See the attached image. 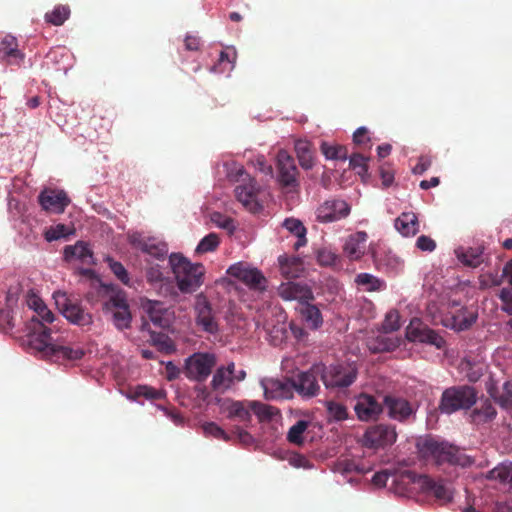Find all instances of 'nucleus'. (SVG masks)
Wrapping results in <instances>:
<instances>
[{
	"mask_svg": "<svg viewBox=\"0 0 512 512\" xmlns=\"http://www.w3.org/2000/svg\"><path fill=\"white\" fill-rule=\"evenodd\" d=\"M35 313L36 316L31 318L32 327L28 335V342L31 348L42 353L45 357L57 360H79L85 355V351L81 346L64 345L58 339L52 337V328L47 327L46 323L52 324L55 320V315L46 305H43Z\"/></svg>",
	"mask_w": 512,
	"mask_h": 512,
	"instance_id": "f257e3e1",
	"label": "nucleus"
},
{
	"mask_svg": "<svg viewBox=\"0 0 512 512\" xmlns=\"http://www.w3.org/2000/svg\"><path fill=\"white\" fill-rule=\"evenodd\" d=\"M169 264L175 275L177 287L182 293H192L203 284L205 268L200 263H191L181 254L172 253Z\"/></svg>",
	"mask_w": 512,
	"mask_h": 512,
	"instance_id": "f03ea898",
	"label": "nucleus"
},
{
	"mask_svg": "<svg viewBox=\"0 0 512 512\" xmlns=\"http://www.w3.org/2000/svg\"><path fill=\"white\" fill-rule=\"evenodd\" d=\"M417 448L422 458L433 461L437 465L449 463L464 466L466 464V456L456 446L446 441L427 437L417 443Z\"/></svg>",
	"mask_w": 512,
	"mask_h": 512,
	"instance_id": "7ed1b4c3",
	"label": "nucleus"
},
{
	"mask_svg": "<svg viewBox=\"0 0 512 512\" xmlns=\"http://www.w3.org/2000/svg\"><path fill=\"white\" fill-rule=\"evenodd\" d=\"M477 397L478 393L472 386H452L443 391L438 409L447 415L459 410H467L476 403Z\"/></svg>",
	"mask_w": 512,
	"mask_h": 512,
	"instance_id": "20e7f679",
	"label": "nucleus"
},
{
	"mask_svg": "<svg viewBox=\"0 0 512 512\" xmlns=\"http://www.w3.org/2000/svg\"><path fill=\"white\" fill-rule=\"evenodd\" d=\"M398 483L406 486L412 485L409 489H419L424 493L432 494L441 503H447L452 499L451 490L442 482L435 481L429 476L418 475L412 471H403L399 474Z\"/></svg>",
	"mask_w": 512,
	"mask_h": 512,
	"instance_id": "39448f33",
	"label": "nucleus"
},
{
	"mask_svg": "<svg viewBox=\"0 0 512 512\" xmlns=\"http://www.w3.org/2000/svg\"><path fill=\"white\" fill-rule=\"evenodd\" d=\"M358 370L355 365L338 363L326 366L322 364V382L326 389L343 390L351 386L357 379Z\"/></svg>",
	"mask_w": 512,
	"mask_h": 512,
	"instance_id": "423d86ee",
	"label": "nucleus"
},
{
	"mask_svg": "<svg viewBox=\"0 0 512 512\" xmlns=\"http://www.w3.org/2000/svg\"><path fill=\"white\" fill-rule=\"evenodd\" d=\"M216 363L213 353L196 352L185 359L183 374L187 379L201 383L207 380Z\"/></svg>",
	"mask_w": 512,
	"mask_h": 512,
	"instance_id": "0eeeda50",
	"label": "nucleus"
},
{
	"mask_svg": "<svg viewBox=\"0 0 512 512\" xmlns=\"http://www.w3.org/2000/svg\"><path fill=\"white\" fill-rule=\"evenodd\" d=\"M193 310L195 323L199 329L213 335L220 331L218 311L203 293L195 296Z\"/></svg>",
	"mask_w": 512,
	"mask_h": 512,
	"instance_id": "6e6552de",
	"label": "nucleus"
},
{
	"mask_svg": "<svg viewBox=\"0 0 512 512\" xmlns=\"http://www.w3.org/2000/svg\"><path fill=\"white\" fill-rule=\"evenodd\" d=\"M322 380V364H314L307 371H302L292 377L293 389L303 399H311L319 395Z\"/></svg>",
	"mask_w": 512,
	"mask_h": 512,
	"instance_id": "1a4fd4ad",
	"label": "nucleus"
},
{
	"mask_svg": "<svg viewBox=\"0 0 512 512\" xmlns=\"http://www.w3.org/2000/svg\"><path fill=\"white\" fill-rule=\"evenodd\" d=\"M55 304L61 314L72 324L85 327L92 324V316L80 305L71 299L66 293L57 292L54 294Z\"/></svg>",
	"mask_w": 512,
	"mask_h": 512,
	"instance_id": "9d476101",
	"label": "nucleus"
},
{
	"mask_svg": "<svg viewBox=\"0 0 512 512\" xmlns=\"http://www.w3.org/2000/svg\"><path fill=\"white\" fill-rule=\"evenodd\" d=\"M397 440L396 428L389 424L369 426L361 439V445L368 449H385Z\"/></svg>",
	"mask_w": 512,
	"mask_h": 512,
	"instance_id": "9b49d317",
	"label": "nucleus"
},
{
	"mask_svg": "<svg viewBox=\"0 0 512 512\" xmlns=\"http://www.w3.org/2000/svg\"><path fill=\"white\" fill-rule=\"evenodd\" d=\"M277 180L288 192L299 190V171L292 156L287 151L280 150L277 154Z\"/></svg>",
	"mask_w": 512,
	"mask_h": 512,
	"instance_id": "f8f14e48",
	"label": "nucleus"
},
{
	"mask_svg": "<svg viewBox=\"0 0 512 512\" xmlns=\"http://www.w3.org/2000/svg\"><path fill=\"white\" fill-rule=\"evenodd\" d=\"M235 180L237 182H244L243 184H239L235 187L234 191L237 200L252 213L260 211L262 206L257 201V187L255 180L251 179L242 167L237 170Z\"/></svg>",
	"mask_w": 512,
	"mask_h": 512,
	"instance_id": "ddd939ff",
	"label": "nucleus"
},
{
	"mask_svg": "<svg viewBox=\"0 0 512 512\" xmlns=\"http://www.w3.org/2000/svg\"><path fill=\"white\" fill-rule=\"evenodd\" d=\"M227 274L243 282L250 289L259 291L266 289L267 279L263 273L247 264L236 263L228 268Z\"/></svg>",
	"mask_w": 512,
	"mask_h": 512,
	"instance_id": "4468645a",
	"label": "nucleus"
},
{
	"mask_svg": "<svg viewBox=\"0 0 512 512\" xmlns=\"http://www.w3.org/2000/svg\"><path fill=\"white\" fill-rule=\"evenodd\" d=\"M406 336L409 341L434 345L438 349L443 348L445 345L443 337L430 329L419 318H413L410 321L406 329Z\"/></svg>",
	"mask_w": 512,
	"mask_h": 512,
	"instance_id": "2eb2a0df",
	"label": "nucleus"
},
{
	"mask_svg": "<svg viewBox=\"0 0 512 512\" xmlns=\"http://www.w3.org/2000/svg\"><path fill=\"white\" fill-rule=\"evenodd\" d=\"M350 205L342 199H329L316 210V218L321 223H330L346 218L350 214Z\"/></svg>",
	"mask_w": 512,
	"mask_h": 512,
	"instance_id": "dca6fc26",
	"label": "nucleus"
},
{
	"mask_svg": "<svg viewBox=\"0 0 512 512\" xmlns=\"http://www.w3.org/2000/svg\"><path fill=\"white\" fill-rule=\"evenodd\" d=\"M128 240L133 248L157 260H164L168 254L167 244L156 238L145 237L141 233H133L129 235Z\"/></svg>",
	"mask_w": 512,
	"mask_h": 512,
	"instance_id": "f3484780",
	"label": "nucleus"
},
{
	"mask_svg": "<svg viewBox=\"0 0 512 512\" xmlns=\"http://www.w3.org/2000/svg\"><path fill=\"white\" fill-rule=\"evenodd\" d=\"M104 307L113 313V321L118 329L123 330L130 326L131 314L128 303L122 293L112 295L105 302Z\"/></svg>",
	"mask_w": 512,
	"mask_h": 512,
	"instance_id": "a211bd4d",
	"label": "nucleus"
},
{
	"mask_svg": "<svg viewBox=\"0 0 512 512\" xmlns=\"http://www.w3.org/2000/svg\"><path fill=\"white\" fill-rule=\"evenodd\" d=\"M264 395L268 400L290 399L293 397L294 389L291 378L283 380L268 378L261 382Z\"/></svg>",
	"mask_w": 512,
	"mask_h": 512,
	"instance_id": "6ab92c4d",
	"label": "nucleus"
},
{
	"mask_svg": "<svg viewBox=\"0 0 512 512\" xmlns=\"http://www.w3.org/2000/svg\"><path fill=\"white\" fill-rule=\"evenodd\" d=\"M354 411L360 421H371L378 418L383 406L372 395L362 393L356 398Z\"/></svg>",
	"mask_w": 512,
	"mask_h": 512,
	"instance_id": "aec40b11",
	"label": "nucleus"
},
{
	"mask_svg": "<svg viewBox=\"0 0 512 512\" xmlns=\"http://www.w3.org/2000/svg\"><path fill=\"white\" fill-rule=\"evenodd\" d=\"M38 201L44 210L55 213H63L70 203L66 192L53 189L43 190L38 196Z\"/></svg>",
	"mask_w": 512,
	"mask_h": 512,
	"instance_id": "412c9836",
	"label": "nucleus"
},
{
	"mask_svg": "<svg viewBox=\"0 0 512 512\" xmlns=\"http://www.w3.org/2000/svg\"><path fill=\"white\" fill-rule=\"evenodd\" d=\"M279 296L285 301L296 300L300 304L314 300V294L306 284L297 282L282 283L278 289Z\"/></svg>",
	"mask_w": 512,
	"mask_h": 512,
	"instance_id": "4be33fe9",
	"label": "nucleus"
},
{
	"mask_svg": "<svg viewBox=\"0 0 512 512\" xmlns=\"http://www.w3.org/2000/svg\"><path fill=\"white\" fill-rule=\"evenodd\" d=\"M384 406L387 409L388 416L399 422H404L415 414V409L411 403L401 397L386 395L384 397Z\"/></svg>",
	"mask_w": 512,
	"mask_h": 512,
	"instance_id": "5701e85b",
	"label": "nucleus"
},
{
	"mask_svg": "<svg viewBox=\"0 0 512 512\" xmlns=\"http://www.w3.org/2000/svg\"><path fill=\"white\" fill-rule=\"evenodd\" d=\"M220 410L231 420L248 423L251 420V402L225 399L220 404Z\"/></svg>",
	"mask_w": 512,
	"mask_h": 512,
	"instance_id": "b1692460",
	"label": "nucleus"
},
{
	"mask_svg": "<svg viewBox=\"0 0 512 512\" xmlns=\"http://www.w3.org/2000/svg\"><path fill=\"white\" fill-rule=\"evenodd\" d=\"M235 368V363L230 362L227 366L218 367L212 377L210 382V386L213 391L224 393L227 390L231 389L233 386L232 378H233V369Z\"/></svg>",
	"mask_w": 512,
	"mask_h": 512,
	"instance_id": "393cba45",
	"label": "nucleus"
},
{
	"mask_svg": "<svg viewBox=\"0 0 512 512\" xmlns=\"http://www.w3.org/2000/svg\"><path fill=\"white\" fill-rule=\"evenodd\" d=\"M476 321V316L467 313L466 310L460 309L455 314H448L442 319V324L456 331H464L469 329Z\"/></svg>",
	"mask_w": 512,
	"mask_h": 512,
	"instance_id": "a878e982",
	"label": "nucleus"
},
{
	"mask_svg": "<svg viewBox=\"0 0 512 512\" xmlns=\"http://www.w3.org/2000/svg\"><path fill=\"white\" fill-rule=\"evenodd\" d=\"M64 259L71 261L72 259H78L83 264L93 263V252L89 248L88 244L83 241H78L74 245H67L64 248Z\"/></svg>",
	"mask_w": 512,
	"mask_h": 512,
	"instance_id": "bb28decb",
	"label": "nucleus"
},
{
	"mask_svg": "<svg viewBox=\"0 0 512 512\" xmlns=\"http://www.w3.org/2000/svg\"><path fill=\"white\" fill-rule=\"evenodd\" d=\"M366 237L365 232H358L347 239L344 252L351 260H358L364 254Z\"/></svg>",
	"mask_w": 512,
	"mask_h": 512,
	"instance_id": "cd10ccee",
	"label": "nucleus"
},
{
	"mask_svg": "<svg viewBox=\"0 0 512 512\" xmlns=\"http://www.w3.org/2000/svg\"><path fill=\"white\" fill-rule=\"evenodd\" d=\"M395 228L403 236H414L419 231L418 218L413 212H404L395 220Z\"/></svg>",
	"mask_w": 512,
	"mask_h": 512,
	"instance_id": "c85d7f7f",
	"label": "nucleus"
},
{
	"mask_svg": "<svg viewBox=\"0 0 512 512\" xmlns=\"http://www.w3.org/2000/svg\"><path fill=\"white\" fill-rule=\"evenodd\" d=\"M278 262L280 265L281 274L285 278H297L303 271V261L296 256L287 257L279 256Z\"/></svg>",
	"mask_w": 512,
	"mask_h": 512,
	"instance_id": "c756f323",
	"label": "nucleus"
},
{
	"mask_svg": "<svg viewBox=\"0 0 512 512\" xmlns=\"http://www.w3.org/2000/svg\"><path fill=\"white\" fill-rule=\"evenodd\" d=\"M147 312L154 325L160 328H167L170 326L168 311L161 302L150 301L147 305Z\"/></svg>",
	"mask_w": 512,
	"mask_h": 512,
	"instance_id": "7c9ffc66",
	"label": "nucleus"
},
{
	"mask_svg": "<svg viewBox=\"0 0 512 512\" xmlns=\"http://www.w3.org/2000/svg\"><path fill=\"white\" fill-rule=\"evenodd\" d=\"M497 415V411L489 400H485L479 407L473 409L470 413L471 421L476 424L491 422Z\"/></svg>",
	"mask_w": 512,
	"mask_h": 512,
	"instance_id": "2f4dec72",
	"label": "nucleus"
},
{
	"mask_svg": "<svg viewBox=\"0 0 512 512\" xmlns=\"http://www.w3.org/2000/svg\"><path fill=\"white\" fill-rule=\"evenodd\" d=\"M295 152L300 166L305 170L312 169L314 157L311 143L306 140H297L295 142Z\"/></svg>",
	"mask_w": 512,
	"mask_h": 512,
	"instance_id": "473e14b6",
	"label": "nucleus"
},
{
	"mask_svg": "<svg viewBox=\"0 0 512 512\" xmlns=\"http://www.w3.org/2000/svg\"><path fill=\"white\" fill-rule=\"evenodd\" d=\"M283 227H285L290 233L297 237V241L294 243L295 250H298L307 244V230L300 220L295 218H287L283 222Z\"/></svg>",
	"mask_w": 512,
	"mask_h": 512,
	"instance_id": "72a5a7b5",
	"label": "nucleus"
},
{
	"mask_svg": "<svg viewBox=\"0 0 512 512\" xmlns=\"http://www.w3.org/2000/svg\"><path fill=\"white\" fill-rule=\"evenodd\" d=\"M149 343L156 347V349L166 355L173 354L176 351V345L173 340L165 333L150 332Z\"/></svg>",
	"mask_w": 512,
	"mask_h": 512,
	"instance_id": "f704fd0d",
	"label": "nucleus"
},
{
	"mask_svg": "<svg viewBox=\"0 0 512 512\" xmlns=\"http://www.w3.org/2000/svg\"><path fill=\"white\" fill-rule=\"evenodd\" d=\"M310 301L301 304L300 312L311 329L319 328L323 323V318L319 308L316 305L310 304Z\"/></svg>",
	"mask_w": 512,
	"mask_h": 512,
	"instance_id": "c9c22d12",
	"label": "nucleus"
},
{
	"mask_svg": "<svg viewBox=\"0 0 512 512\" xmlns=\"http://www.w3.org/2000/svg\"><path fill=\"white\" fill-rule=\"evenodd\" d=\"M320 151L325 156L327 160H347L348 159V149L346 146L337 144V143H329L323 141L320 145Z\"/></svg>",
	"mask_w": 512,
	"mask_h": 512,
	"instance_id": "e433bc0d",
	"label": "nucleus"
},
{
	"mask_svg": "<svg viewBox=\"0 0 512 512\" xmlns=\"http://www.w3.org/2000/svg\"><path fill=\"white\" fill-rule=\"evenodd\" d=\"M486 478L508 484L512 488V463L496 466L487 473Z\"/></svg>",
	"mask_w": 512,
	"mask_h": 512,
	"instance_id": "4c0bfd02",
	"label": "nucleus"
},
{
	"mask_svg": "<svg viewBox=\"0 0 512 512\" xmlns=\"http://www.w3.org/2000/svg\"><path fill=\"white\" fill-rule=\"evenodd\" d=\"M0 52L9 59L21 61L23 54L18 49V42L14 36L6 35L0 42Z\"/></svg>",
	"mask_w": 512,
	"mask_h": 512,
	"instance_id": "58836bf2",
	"label": "nucleus"
},
{
	"mask_svg": "<svg viewBox=\"0 0 512 512\" xmlns=\"http://www.w3.org/2000/svg\"><path fill=\"white\" fill-rule=\"evenodd\" d=\"M355 282L368 292L380 291L385 288V282L369 273H360L356 276Z\"/></svg>",
	"mask_w": 512,
	"mask_h": 512,
	"instance_id": "ea45409f",
	"label": "nucleus"
},
{
	"mask_svg": "<svg viewBox=\"0 0 512 512\" xmlns=\"http://www.w3.org/2000/svg\"><path fill=\"white\" fill-rule=\"evenodd\" d=\"M489 393L502 408L512 410V380L503 384L501 392L490 390Z\"/></svg>",
	"mask_w": 512,
	"mask_h": 512,
	"instance_id": "a19ab883",
	"label": "nucleus"
},
{
	"mask_svg": "<svg viewBox=\"0 0 512 512\" xmlns=\"http://www.w3.org/2000/svg\"><path fill=\"white\" fill-rule=\"evenodd\" d=\"M70 16V9L67 5H57L51 12H47L45 14L46 22L60 26L62 25Z\"/></svg>",
	"mask_w": 512,
	"mask_h": 512,
	"instance_id": "79ce46f5",
	"label": "nucleus"
},
{
	"mask_svg": "<svg viewBox=\"0 0 512 512\" xmlns=\"http://www.w3.org/2000/svg\"><path fill=\"white\" fill-rule=\"evenodd\" d=\"M309 421L298 420L293 426L290 427L287 433V440L295 445H302L304 443L303 434L309 426Z\"/></svg>",
	"mask_w": 512,
	"mask_h": 512,
	"instance_id": "37998d69",
	"label": "nucleus"
},
{
	"mask_svg": "<svg viewBox=\"0 0 512 512\" xmlns=\"http://www.w3.org/2000/svg\"><path fill=\"white\" fill-rule=\"evenodd\" d=\"M254 413L260 421H269L279 414V410L266 404L251 402V413Z\"/></svg>",
	"mask_w": 512,
	"mask_h": 512,
	"instance_id": "c03bdc74",
	"label": "nucleus"
},
{
	"mask_svg": "<svg viewBox=\"0 0 512 512\" xmlns=\"http://www.w3.org/2000/svg\"><path fill=\"white\" fill-rule=\"evenodd\" d=\"M219 243V236L216 233H209L199 242L195 249V252L198 254L213 252L217 249Z\"/></svg>",
	"mask_w": 512,
	"mask_h": 512,
	"instance_id": "a18cd8bd",
	"label": "nucleus"
},
{
	"mask_svg": "<svg viewBox=\"0 0 512 512\" xmlns=\"http://www.w3.org/2000/svg\"><path fill=\"white\" fill-rule=\"evenodd\" d=\"M397 347V344L391 338L386 336H378L374 341L370 342L369 349L374 352L392 351Z\"/></svg>",
	"mask_w": 512,
	"mask_h": 512,
	"instance_id": "49530a36",
	"label": "nucleus"
},
{
	"mask_svg": "<svg viewBox=\"0 0 512 512\" xmlns=\"http://www.w3.org/2000/svg\"><path fill=\"white\" fill-rule=\"evenodd\" d=\"M458 259L465 265L472 268L478 267L482 262V252L476 249H469L466 252L458 254Z\"/></svg>",
	"mask_w": 512,
	"mask_h": 512,
	"instance_id": "de8ad7c7",
	"label": "nucleus"
},
{
	"mask_svg": "<svg viewBox=\"0 0 512 512\" xmlns=\"http://www.w3.org/2000/svg\"><path fill=\"white\" fill-rule=\"evenodd\" d=\"M326 409L329 417L336 421H343L348 418L347 408L341 403L328 401L326 403Z\"/></svg>",
	"mask_w": 512,
	"mask_h": 512,
	"instance_id": "09e8293b",
	"label": "nucleus"
},
{
	"mask_svg": "<svg viewBox=\"0 0 512 512\" xmlns=\"http://www.w3.org/2000/svg\"><path fill=\"white\" fill-rule=\"evenodd\" d=\"M349 158V166L355 170L357 174L363 176L368 172L369 158L360 153H354Z\"/></svg>",
	"mask_w": 512,
	"mask_h": 512,
	"instance_id": "8fccbe9b",
	"label": "nucleus"
},
{
	"mask_svg": "<svg viewBox=\"0 0 512 512\" xmlns=\"http://www.w3.org/2000/svg\"><path fill=\"white\" fill-rule=\"evenodd\" d=\"M203 432L206 436H210L216 439H222L226 442L231 440V435L227 434L218 424L215 422H206L202 425Z\"/></svg>",
	"mask_w": 512,
	"mask_h": 512,
	"instance_id": "3c124183",
	"label": "nucleus"
},
{
	"mask_svg": "<svg viewBox=\"0 0 512 512\" xmlns=\"http://www.w3.org/2000/svg\"><path fill=\"white\" fill-rule=\"evenodd\" d=\"M105 261L107 262L110 270L117 277V279L120 280L124 285H128L130 279L128 272L126 268L123 266V264L114 260L111 257H107Z\"/></svg>",
	"mask_w": 512,
	"mask_h": 512,
	"instance_id": "603ef678",
	"label": "nucleus"
},
{
	"mask_svg": "<svg viewBox=\"0 0 512 512\" xmlns=\"http://www.w3.org/2000/svg\"><path fill=\"white\" fill-rule=\"evenodd\" d=\"M400 328L399 314L397 311H390L386 314L382 323V329L385 333L396 331Z\"/></svg>",
	"mask_w": 512,
	"mask_h": 512,
	"instance_id": "864d4df0",
	"label": "nucleus"
},
{
	"mask_svg": "<svg viewBox=\"0 0 512 512\" xmlns=\"http://www.w3.org/2000/svg\"><path fill=\"white\" fill-rule=\"evenodd\" d=\"M15 324H14V317L12 315L11 310L9 309H3L0 311V330H2L4 333H9L13 330Z\"/></svg>",
	"mask_w": 512,
	"mask_h": 512,
	"instance_id": "5fc2aeb1",
	"label": "nucleus"
},
{
	"mask_svg": "<svg viewBox=\"0 0 512 512\" xmlns=\"http://www.w3.org/2000/svg\"><path fill=\"white\" fill-rule=\"evenodd\" d=\"M146 278L150 284L162 283L165 280L159 265L150 266L146 270Z\"/></svg>",
	"mask_w": 512,
	"mask_h": 512,
	"instance_id": "6e6d98bb",
	"label": "nucleus"
},
{
	"mask_svg": "<svg viewBox=\"0 0 512 512\" xmlns=\"http://www.w3.org/2000/svg\"><path fill=\"white\" fill-rule=\"evenodd\" d=\"M499 298L502 302V310L512 316V291L508 288L501 289Z\"/></svg>",
	"mask_w": 512,
	"mask_h": 512,
	"instance_id": "4d7b16f0",
	"label": "nucleus"
},
{
	"mask_svg": "<svg viewBox=\"0 0 512 512\" xmlns=\"http://www.w3.org/2000/svg\"><path fill=\"white\" fill-rule=\"evenodd\" d=\"M416 247L421 251L432 252L436 248V242L429 236L421 235L416 240Z\"/></svg>",
	"mask_w": 512,
	"mask_h": 512,
	"instance_id": "13d9d810",
	"label": "nucleus"
},
{
	"mask_svg": "<svg viewBox=\"0 0 512 512\" xmlns=\"http://www.w3.org/2000/svg\"><path fill=\"white\" fill-rule=\"evenodd\" d=\"M166 378L169 381H173L179 378L180 374L183 373V368H179L172 361H168L165 364Z\"/></svg>",
	"mask_w": 512,
	"mask_h": 512,
	"instance_id": "bf43d9fd",
	"label": "nucleus"
},
{
	"mask_svg": "<svg viewBox=\"0 0 512 512\" xmlns=\"http://www.w3.org/2000/svg\"><path fill=\"white\" fill-rule=\"evenodd\" d=\"M233 434L237 437L238 441L243 445H251L254 442L253 437L247 431L241 429L240 427H235L233 430Z\"/></svg>",
	"mask_w": 512,
	"mask_h": 512,
	"instance_id": "052dcab7",
	"label": "nucleus"
},
{
	"mask_svg": "<svg viewBox=\"0 0 512 512\" xmlns=\"http://www.w3.org/2000/svg\"><path fill=\"white\" fill-rule=\"evenodd\" d=\"M386 261L387 270L392 273L396 274L403 268V262L395 256H387Z\"/></svg>",
	"mask_w": 512,
	"mask_h": 512,
	"instance_id": "680f3d73",
	"label": "nucleus"
},
{
	"mask_svg": "<svg viewBox=\"0 0 512 512\" xmlns=\"http://www.w3.org/2000/svg\"><path fill=\"white\" fill-rule=\"evenodd\" d=\"M368 130L365 127L358 128L353 134V141L355 144L361 145L370 142L367 136Z\"/></svg>",
	"mask_w": 512,
	"mask_h": 512,
	"instance_id": "e2e57ef3",
	"label": "nucleus"
},
{
	"mask_svg": "<svg viewBox=\"0 0 512 512\" xmlns=\"http://www.w3.org/2000/svg\"><path fill=\"white\" fill-rule=\"evenodd\" d=\"M317 259L321 265L330 266L335 263L336 256L331 252L319 251Z\"/></svg>",
	"mask_w": 512,
	"mask_h": 512,
	"instance_id": "0e129e2a",
	"label": "nucleus"
},
{
	"mask_svg": "<svg viewBox=\"0 0 512 512\" xmlns=\"http://www.w3.org/2000/svg\"><path fill=\"white\" fill-rule=\"evenodd\" d=\"M26 303L29 308L33 309L34 312L40 309L45 303L34 293H29L26 298Z\"/></svg>",
	"mask_w": 512,
	"mask_h": 512,
	"instance_id": "69168bd1",
	"label": "nucleus"
},
{
	"mask_svg": "<svg viewBox=\"0 0 512 512\" xmlns=\"http://www.w3.org/2000/svg\"><path fill=\"white\" fill-rule=\"evenodd\" d=\"M64 228L65 226L62 224L57 225L55 229H51L45 233V239L51 242L61 238L64 235Z\"/></svg>",
	"mask_w": 512,
	"mask_h": 512,
	"instance_id": "338daca9",
	"label": "nucleus"
},
{
	"mask_svg": "<svg viewBox=\"0 0 512 512\" xmlns=\"http://www.w3.org/2000/svg\"><path fill=\"white\" fill-rule=\"evenodd\" d=\"M185 49L188 51H198L201 45L197 36L188 35L184 40Z\"/></svg>",
	"mask_w": 512,
	"mask_h": 512,
	"instance_id": "774afa93",
	"label": "nucleus"
}]
</instances>
